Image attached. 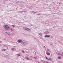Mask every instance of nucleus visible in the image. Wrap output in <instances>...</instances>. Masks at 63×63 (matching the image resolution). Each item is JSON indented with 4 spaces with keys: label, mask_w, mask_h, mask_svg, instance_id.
Returning a JSON list of instances; mask_svg holds the SVG:
<instances>
[{
    "label": "nucleus",
    "mask_w": 63,
    "mask_h": 63,
    "mask_svg": "<svg viewBox=\"0 0 63 63\" xmlns=\"http://www.w3.org/2000/svg\"><path fill=\"white\" fill-rule=\"evenodd\" d=\"M3 28H5V29L6 31H9V30L10 29V28H9V26L7 25H4L3 26Z\"/></svg>",
    "instance_id": "obj_1"
},
{
    "label": "nucleus",
    "mask_w": 63,
    "mask_h": 63,
    "mask_svg": "<svg viewBox=\"0 0 63 63\" xmlns=\"http://www.w3.org/2000/svg\"><path fill=\"white\" fill-rule=\"evenodd\" d=\"M5 33H6V34H7L8 35H12V33L10 32H5Z\"/></svg>",
    "instance_id": "obj_2"
},
{
    "label": "nucleus",
    "mask_w": 63,
    "mask_h": 63,
    "mask_svg": "<svg viewBox=\"0 0 63 63\" xmlns=\"http://www.w3.org/2000/svg\"><path fill=\"white\" fill-rule=\"evenodd\" d=\"M28 29V28H26L25 27H24L23 28V30H27H27H28V29Z\"/></svg>",
    "instance_id": "obj_3"
},
{
    "label": "nucleus",
    "mask_w": 63,
    "mask_h": 63,
    "mask_svg": "<svg viewBox=\"0 0 63 63\" xmlns=\"http://www.w3.org/2000/svg\"><path fill=\"white\" fill-rule=\"evenodd\" d=\"M17 42H18V43H21V42H22V40L19 39V40H18L17 41Z\"/></svg>",
    "instance_id": "obj_4"
},
{
    "label": "nucleus",
    "mask_w": 63,
    "mask_h": 63,
    "mask_svg": "<svg viewBox=\"0 0 63 63\" xmlns=\"http://www.w3.org/2000/svg\"><path fill=\"white\" fill-rule=\"evenodd\" d=\"M50 35H46L44 37H45V38H48V37H50Z\"/></svg>",
    "instance_id": "obj_5"
},
{
    "label": "nucleus",
    "mask_w": 63,
    "mask_h": 63,
    "mask_svg": "<svg viewBox=\"0 0 63 63\" xmlns=\"http://www.w3.org/2000/svg\"><path fill=\"white\" fill-rule=\"evenodd\" d=\"M39 12H34V11H32V13L33 14H35V13H38Z\"/></svg>",
    "instance_id": "obj_6"
},
{
    "label": "nucleus",
    "mask_w": 63,
    "mask_h": 63,
    "mask_svg": "<svg viewBox=\"0 0 63 63\" xmlns=\"http://www.w3.org/2000/svg\"><path fill=\"white\" fill-rule=\"evenodd\" d=\"M28 30H27V31H29V32H30L31 31V29H29L28 28Z\"/></svg>",
    "instance_id": "obj_7"
},
{
    "label": "nucleus",
    "mask_w": 63,
    "mask_h": 63,
    "mask_svg": "<svg viewBox=\"0 0 63 63\" xmlns=\"http://www.w3.org/2000/svg\"><path fill=\"white\" fill-rule=\"evenodd\" d=\"M26 59H27V60H30V59L27 57H26Z\"/></svg>",
    "instance_id": "obj_8"
},
{
    "label": "nucleus",
    "mask_w": 63,
    "mask_h": 63,
    "mask_svg": "<svg viewBox=\"0 0 63 63\" xmlns=\"http://www.w3.org/2000/svg\"><path fill=\"white\" fill-rule=\"evenodd\" d=\"M46 54L47 55H50V53H46Z\"/></svg>",
    "instance_id": "obj_9"
},
{
    "label": "nucleus",
    "mask_w": 63,
    "mask_h": 63,
    "mask_svg": "<svg viewBox=\"0 0 63 63\" xmlns=\"http://www.w3.org/2000/svg\"><path fill=\"white\" fill-rule=\"evenodd\" d=\"M58 58L59 59H61V57L59 56L58 57Z\"/></svg>",
    "instance_id": "obj_10"
},
{
    "label": "nucleus",
    "mask_w": 63,
    "mask_h": 63,
    "mask_svg": "<svg viewBox=\"0 0 63 63\" xmlns=\"http://www.w3.org/2000/svg\"><path fill=\"white\" fill-rule=\"evenodd\" d=\"M52 59L51 58H50L49 59L48 61H50V60H51Z\"/></svg>",
    "instance_id": "obj_11"
},
{
    "label": "nucleus",
    "mask_w": 63,
    "mask_h": 63,
    "mask_svg": "<svg viewBox=\"0 0 63 63\" xmlns=\"http://www.w3.org/2000/svg\"><path fill=\"white\" fill-rule=\"evenodd\" d=\"M55 52H56V53L58 52V50H56L55 51Z\"/></svg>",
    "instance_id": "obj_12"
},
{
    "label": "nucleus",
    "mask_w": 63,
    "mask_h": 63,
    "mask_svg": "<svg viewBox=\"0 0 63 63\" xmlns=\"http://www.w3.org/2000/svg\"><path fill=\"white\" fill-rule=\"evenodd\" d=\"M10 30L11 31H13V29H12V28H10Z\"/></svg>",
    "instance_id": "obj_13"
},
{
    "label": "nucleus",
    "mask_w": 63,
    "mask_h": 63,
    "mask_svg": "<svg viewBox=\"0 0 63 63\" xmlns=\"http://www.w3.org/2000/svg\"><path fill=\"white\" fill-rule=\"evenodd\" d=\"M17 55H18V56H20V54H17Z\"/></svg>",
    "instance_id": "obj_14"
},
{
    "label": "nucleus",
    "mask_w": 63,
    "mask_h": 63,
    "mask_svg": "<svg viewBox=\"0 0 63 63\" xmlns=\"http://www.w3.org/2000/svg\"><path fill=\"white\" fill-rule=\"evenodd\" d=\"M6 51V49H3V51Z\"/></svg>",
    "instance_id": "obj_15"
},
{
    "label": "nucleus",
    "mask_w": 63,
    "mask_h": 63,
    "mask_svg": "<svg viewBox=\"0 0 63 63\" xmlns=\"http://www.w3.org/2000/svg\"><path fill=\"white\" fill-rule=\"evenodd\" d=\"M46 59H47V60H48L49 59L47 58V57H46Z\"/></svg>",
    "instance_id": "obj_16"
},
{
    "label": "nucleus",
    "mask_w": 63,
    "mask_h": 63,
    "mask_svg": "<svg viewBox=\"0 0 63 63\" xmlns=\"http://www.w3.org/2000/svg\"><path fill=\"white\" fill-rule=\"evenodd\" d=\"M12 26L14 27H15V26L14 25H12Z\"/></svg>",
    "instance_id": "obj_17"
},
{
    "label": "nucleus",
    "mask_w": 63,
    "mask_h": 63,
    "mask_svg": "<svg viewBox=\"0 0 63 63\" xmlns=\"http://www.w3.org/2000/svg\"><path fill=\"white\" fill-rule=\"evenodd\" d=\"M22 52L23 53H25V52H24V51L23 50L22 51Z\"/></svg>",
    "instance_id": "obj_18"
},
{
    "label": "nucleus",
    "mask_w": 63,
    "mask_h": 63,
    "mask_svg": "<svg viewBox=\"0 0 63 63\" xmlns=\"http://www.w3.org/2000/svg\"><path fill=\"white\" fill-rule=\"evenodd\" d=\"M22 44H24V43H25V42H22Z\"/></svg>",
    "instance_id": "obj_19"
},
{
    "label": "nucleus",
    "mask_w": 63,
    "mask_h": 63,
    "mask_svg": "<svg viewBox=\"0 0 63 63\" xmlns=\"http://www.w3.org/2000/svg\"><path fill=\"white\" fill-rule=\"evenodd\" d=\"M43 62L44 63H46V62H45L44 61H43Z\"/></svg>",
    "instance_id": "obj_20"
},
{
    "label": "nucleus",
    "mask_w": 63,
    "mask_h": 63,
    "mask_svg": "<svg viewBox=\"0 0 63 63\" xmlns=\"http://www.w3.org/2000/svg\"><path fill=\"white\" fill-rule=\"evenodd\" d=\"M47 51H49V49H47Z\"/></svg>",
    "instance_id": "obj_21"
},
{
    "label": "nucleus",
    "mask_w": 63,
    "mask_h": 63,
    "mask_svg": "<svg viewBox=\"0 0 63 63\" xmlns=\"http://www.w3.org/2000/svg\"><path fill=\"white\" fill-rule=\"evenodd\" d=\"M13 49H14V48H12L11 50H13Z\"/></svg>",
    "instance_id": "obj_22"
},
{
    "label": "nucleus",
    "mask_w": 63,
    "mask_h": 63,
    "mask_svg": "<svg viewBox=\"0 0 63 63\" xmlns=\"http://www.w3.org/2000/svg\"><path fill=\"white\" fill-rule=\"evenodd\" d=\"M34 59H36V58H37L34 57Z\"/></svg>",
    "instance_id": "obj_23"
},
{
    "label": "nucleus",
    "mask_w": 63,
    "mask_h": 63,
    "mask_svg": "<svg viewBox=\"0 0 63 63\" xmlns=\"http://www.w3.org/2000/svg\"><path fill=\"white\" fill-rule=\"evenodd\" d=\"M2 51H3V49L2 50H1Z\"/></svg>",
    "instance_id": "obj_24"
},
{
    "label": "nucleus",
    "mask_w": 63,
    "mask_h": 63,
    "mask_svg": "<svg viewBox=\"0 0 63 63\" xmlns=\"http://www.w3.org/2000/svg\"><path fill=\"white\" fill-rule=\"evenodd\" d=\"M1 42H2V41H0V43H1Z\"/></svg>",
    "instance_id": "obj_25"
},
{
    "label": "nucleus",
    "mask_w": 63,
    "mask_h": 63,
    "mask_svg": "<svg viewBox=\"0 0 63 63\" xmlns=\"http://www.w3.org/2000/svg\"><path fill=\"white\" fill-rule=\"evenodd\" d=\"M39 35H41V34L40 33H39Z\"/></svg>",
    "instance_id": "obj_26"
},
{
    "label": "nucleus",
    "mask_w": 63,
    "mask_h": 63,
    "mask_svg": "<svg viewBox=\"0 0 63 63\" xmlns=\"http://www.w3.org/2000/svg\"><path fill=\"white\" fill-rule=\"evenodd\" d=\"M23 12H25V11H23Z\"/></svg>",
    "instance_id": "obj_27"
},
{
    "label": "nucleus",
    "mask_w": 63,
    "mask_h": 63,
    "mask_svg": "<svg viewBox=\"0 0 63 63\" xmlns=\"http://www.w3.org/2000/svg\"><path fill=\"white\" fill-rule=\"evenodd\" d=\"M44 47H46L45 46H44Z\"/></svg>",
    "instance_id": "obj_28"
},
{
    "label": "nucleus",
    "mask_w": 63,
    "mask_h": 63,
    "mask_svg": "<svg viewBox=\"0 0 63 63\" xmlns=\"http://www.w3.org/2000/svg\"><path fill=\"white\" fill-rule=\"evenodd\" d=\"M62 53L63 54V51L62 52Z\"/></svg>",
    "instance_id": "obj_29"
},
{
    "label": "nucleus",
    "mask_w": 63,
    "mask_h": 63,
    "mask_svg": "<svg viewBox=\"0 0 63 63\" xmlns=\"http://www.w3.org/2000/svg\"><path fill=\"white\" fill-rule=\"evenodd\" d=\"M61 54V55H62V54Z\"/></svg>",
    "instance_id": "obj_30"
},
{
    "label": "nucleus",
    "mask_w": 63,
    "mask_h": 63,
    "mask_svg": "<svg viewBox=\"0 0 63 63\" xmlns=\"http://www.w3.org/2000/svg\"><path fill=\"white\" fill-rule=\"evenodd\" d=\"M31 60H32V59H31Z\"/></svg>",
    "instance_id": "obj_31"
},
{
    "label": "nucleus",
    "mask_w": 63,
    "mask_h": 63,
    "mask_svg": "<svg viewBox=\"0 0 63 63\" xmlns=\"http://www.w3.org/2000/svg\"><path fill=\"white\" fill-rule=\"evenodd\" d=\"M46 34H48V33H46Z\"/></svg>",
    "instance_id": "obj_32"
},
{
    "label": "nucleus",
    "mask_w": 63,
    "mask_h": 63,
    "mask_svg": "<svg viewBox=\"0 0 63 63\" xmlns=\"http://www.w3.org/2000/svg\"><path fill=\"white\" fill-rule=\"evenodd\" d=\"M58 54H59V53Z\"/></svg>",
    "instance_id": "obj_33"
}]
</instances>
